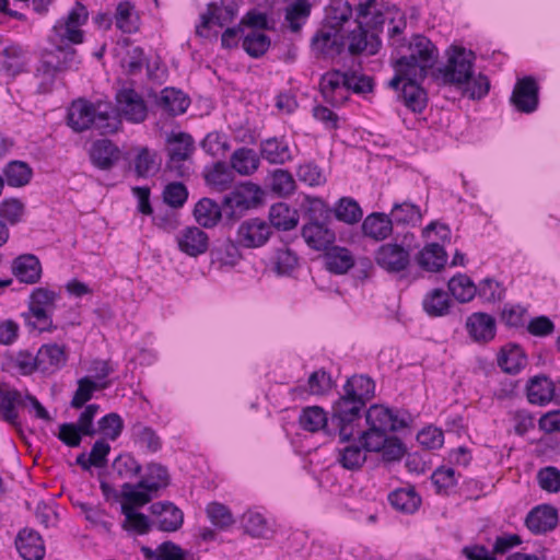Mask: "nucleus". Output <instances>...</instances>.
<instances>
[{
    "instance_id": "nucleus-1",
    "label": "nucleus",
    "mask_w": 560,
    "mask_h": 560,
    "mask_svg": "<svg viewBox=\"0 0 560 560\" xmlns=\"http://www.w3.org/2000/svg\"><path fill=\"white\" fill-rule=\"evenodd\" d=\"M438 58V48L424 35L415 34L409 39L394 40L392 65L395 75L389 81V86L398 89L401 77L424 80Z\"/></svg>"
},
{
    "instance_id": "nucleus-2",
    "label": "nucleus",
    "mask_w": 560,
    "mask_h": 560,
    "mask_svg": "<svg viewBox=\"0 0 560 560\" xmlns=\"http://www.w3.org/2000/svg\"><path fill=\"white\" fill-rule=\"evenodd\" d=\"M374 381L366 375L349 377L342 387V395L332 405L330 422L338 429L341 442H348L354 434L361 412L374 397Z\"/></svg>"
},
{
    "instance_id": "nucleus-3",
    "label": "nucleus",
    "mask_w": 560,
    "mask_h": 560,
    "mask_svg": "<svg viewBox=\"0 0 560 560\" xmlns=\"http://www.w3.org/2000/svg\"><path fill=\"white\" fill-rule=\"evenodd\" d=\"M67 120L69 127L77 132L94 128L103 135L115 132L120 124L109 105L94 104L83 98L72 102Z\"/></svg>"
},
{
    "instance_id": "nucleus-4",
    "label": "nucleus",
    "mask_w": 560,
    "mask_h": 560,
    "mask_svg": "<svg viewBox=\"0 0 560 560\" xmlns=\"http://www.w3.org/2000/svg\"><path fill=\"white\" fill-rule=\"evenodd\" d=\"M89 11L84 4L77 1L69 13L56 21L51 38L60 43L81 44L84 32L81 27L88 22Z\"/></svg>"
},
{
    "instance_id": "nucleus-5",
    "label": "nucleus",
    "mask_w": 560,
    "mask_h": 560,
    "mask_svg": "<svg viewBox=\"0 0 560 560\" xmlns=\"http://www.w3.org/2000/svg\"><path fill=\"white\" fill-rule=\"evenodd\" d=\"M52 48L46 49L42 56V63L38 71H43L50 79L59 71L77 69L80 59L77 50L72 47L73 44L60 43L57 39L50 38Z\"/></svg>"
},
{
    "instance_id": "nucleus-6",
    "label": "nucleus",
    "mask_w": 560,
    "mask_h": 560,
    "mask_svg": "<svg viewBox=\"0 0 560 560\" xmlns=\"http://www.w3.org/2000/svg\"><path fill=\"white\" fill-rule=\"evenodd\" d=\"M475 54L463 47H452L444 67L440 73L445 83L463 85L472 74Z\"/></svg>"
},
{
    "instance_id": "nucleus-7",
    "label": "nucleus",
    "mask_w": 560,
    "mask_h": 560,
    "mask_svg": "<svg viewBox=\"0 0 560 560\" xmlns=\"http://www.w3.org/2000/svg\"><path fill=\"white\" fill-rule=\"evenodd\" d=\"M195 150V141L189 133L177 132L167 137L166 151L168 155L167 168L177 176L186 174L184 163L190 159Z\"/></svg>"
},
{
    "instance_id": "nucleus-8",
    "label": "nucleus",
    "mask_w": 560,
    "mask_h": 560,
    "mask_svg": "<svg viewBox=\"0 0 560 560\" xmlns=\"http://www.w3.org/2000/svg\"><path fill=\"white\" fill-rule=\"evenodd\" d=\"M369 427L388 432L398 431L408 427L411 416L407 411H396L384 406L374 405L365 413Z\"/></svg>"
},
{
    "instance_id": "nucleus-9",
    "label": "nucleus",
    "mask_w": 560,
    "mask_h": 560,
    "mask_svg": "<svg viewBox=\"0 0 560 560\" xmlns=\"http://www.w3.org/2000/svg\"><path fill=\"white\" fill-rule=\"evenodd\" d=\"M116 112L126 120L139 124L148 116V107L141 94L131 88H122L116 92Z\"/></svg>"
},
{
    "instance_id": "nucleus-10",
    "label": "nucleus",
    "mask_w": 560,
    "mask_h": 560,
    "mask_svg": "<svg viewBox=\"0 0 560 560\" xmlns=\"http://www.w3.org/2000/svg\"><path fill=\"white\" fill-rule=\"evenodd\" d=\"M272 233L271 225L262 219L243 221L236 232V243L245 248L262 246Z\"/></svg>"
},
{
    "instance_id": "nucleus-11",
    "label": "nucleus",
    "mask_w": 560,
    "mask_h": 560,
    "mask_svg": "<svg viewBox=\"0 0 560 560\" xmlns=\"http://www.w3.org/2000/svg\"><path fill=\"white\" fill-rule=\"evenodd\" d=\"M374 258L376 264L388 273H399L410 265L409 250L397 243L381 245Z\"/></svg>"
},
{
    "instance_id": "nucleus-12",
    "label": "nucleus",
    "mask_w": 560,
    "mask_h": 560,
    "mask_svg": "<svg viewBox=\"0 0 560 560\" xmlns=\"http://www.w3.org/2000/svg\"><path fill=\"white\" fill-rule=\"evenodd\" d=\"M178 249L189 257H198L209 248V236L197 226H186L176 234Z\"/></svg>"
},
{
    "instance_id": "nucleus-13",
    "label": "nucleus",
    "mask_w": 560,
    "mask_h": 560,
    "mask_svg": "<svg viewBox=\"0 0 560 560\" xmlns=\"http://www.w3.org/2000/svg\"><path fill=\"white\" fill-rule=\"evenodd\" d=\"M468 336L477 343L485 345L494 339L497 334L495 318L487 313L476 312L466 319Z\"/></svg>"
},
{
    "instance_id": "nucleus-14",
    "label": "nucleus",
    "mask_w": 560,
    "mask_h": 560,
    "mask_svg": "<svg viewBox=\"0 0 560 560\" xmlns=\"http://www.w3.org/2000/svg\"><path fill=\"white\" fill-rule=\"evenodd\" d=\"M511 103L522 113L529 114L537 109L538 85L532 77H525L516 82Z\"/></svg>"
},
{
    "instance_id": "nucleus-15",
    "label": "nucleus",
    "mask_w": 560,
    "mask_h": 560,
    "mask_svg": "<svg viewBox=\"0 0 560 560\" xmlns=\"http://www.w3.org/2000/svg\"><path fill=\"white\" fill-rule=\"evenodd\" d=\"M261 199L260 188L252 183L243 184L224 196V206L231 210L243 211L256 207Z\"/></svg>"
},
{
    "instance_id": "nucleus-16",
    "label": "nucleus",
    "mask_w": 560,
    "mask_h": 560,
    "mask_svg": "<svg viewBox=\"0 0 560 560\" xmlns=\"http://www.w3.org/2000/svg\"><path fill=\"white\" fill-rule=\"evenodd\" d=\"M354 28L350 30L346 35V45L351 55H360L368 52L374 55L380 47L378 37L370 34L360 22L353 21Z\"/></svg>"
},
{
    "instance_id": "nucleus-17",
    "label": "nucleus",
    "mask_w": 560,
    "mask_h": 560,
    "mask_svg": "<svg viewBox=\"0 0 560 560\" xmlns=\"http://www.w3.org/2000/svg\"><path fill=\"white\" fill-rule=\"evenodd\" d=\"M525 524L535 535L551 532L558 524V510L549 504L535 506L527 514Z\"/></svg>"
},
{
    "instance_id": "nucleus-18",
    "label": "nucleus",
    "mask_w": 560,
    "mask_h": 560,
    "mask_svg": "<svg viewBox=\"0 0 560 560\" xmlns=\"http://www.w3.org/2000/svg\"><path fill=\"white\" fill-rule=\"evenodd\" d=\"M346 72L334 70L325 73L320 80V91L326 102L332 106L342 104L346 95Z\"/></svg>"
},
{
    "instance_id": "nucleus-19",
    "label": "nucleus",
    "mask_w": 560,
    "mask_h": 560,
    "mask_svg": "<svg viewBox=\"0 0 560 560\" xmlns=\"http://www.w3.org/2000/svg\"><path fill=\"white\" fill-rule=\"evenodd\" d=\"M15 547L25 560H42L45 556V546L40 535L31 528H23L19 532Z\"/></svg>"
},
{
    "instance_id": "nucleus-20",
    "label": "nucleus",
    "mask_w": 560,
    "mask_h": 560,
    "mask_svg": "<svg viewBox=\"0 0 560 560\" xmlns=\"http://www.w3.org/2000/svg\"><path fill=\"white\" fill-rule=\"evenodd\" d=\"M11 271L20 282L34 284L42 277V265L35 255L24 254L13 259Z\"/></svg>"
},
{
    "instance_id": "nucleus-21",
    "label": "nucleus",
    "mask_w": 560,
    "mask_h": 560,
    "mask_svg": "<svg viewBox=\"0 0 560 560\" xmlns=\"http://www.w3.org/2000/svg\"><path fill=\"white\" fill-rule=\"evenodd\" d=\"M261 159L270 164H285L293 160L292 150L284 138L271 137L260 141Z\"/></svg>"
},
{
    "instance_id": "nucleus-22",
    "label": "nucleus",
    "mask_w": 560,
    "mask_h": 560,
    "mask_svg": "<svg viewBox=\"0 0 560 560\" xmlns=\"http://www.w3.org/2000/svg\"><path fill=\"white\" fill-rule=\"evenodd\" d=\"M302 236L306 244L316 250L327 249L335 242V232L327 226V222H307L302 229Z\"/></svg>"
},
{
    "instance_id": "nucleus-23",
    "label": "nucleus",
    "mask_w": 560,
    "mask_h": 560,
    "mask_svg": "<svg viewBox=\"0 0 560 560\" xmlns=\"http://www.w3.org/2000/svg\"><path fill=\"white\" fill-rule=\"evenodd\" d=\"M313 49L323 55L340 54L346 47V35L340 30L324 26L312 39Z\"/></svg>"
},
{
    "instance_id": "nucleus-24",
    "label": "nucleus",
    "mask_w": 560,
    "mask_h": 560,
    "mask_svg": "<svg viewBox=\"0 0 560 560\" xmlns=\"http://www.w3.org/2000/svg\"><path fill=\"white\" fill-rule=\"evenodd\" d=\"M67 362L66 349L57 343L43 345L37 351V364L43 373H54Z\"/></svg>"
},
{
    "instance_id": "nucleus-25",
    "label": "nucleus",
    "mask_w": 560,
    "mask_h": 560,
    "mask_svg": "<svg viewBox=\"0 0 560 560\" xmlns=\"http://www.w3.org/2000/svg\"><path fill=\"white\" fill-rule=\"evenodd\" d=\"M90 158L94 166L109 170L120 159V150L108 139H101L92 144Z\"/></svg>"
},
{
    "instance_id": "nucleus-26",
    "label": "nucleus",
    "mask_w": 560,
    "mask_h": 560,
    "mask_svg": "<svg viewBox=\"0 0 560 560\" xmlns=\"http://www.w3.org/2000/svg\"><path fill=\"white\" fill-rule=\"evenodd\" d=\"M394 224L389 215L384 212H373L369 214L362 223V232L366 237L374 241H384L393 233Z\"/></svg>"
},
{
    "instance_id": "nucleus-27",
    "label": "nucleus",
    "mask_w": 560,
    "mask_h": 560,
    "mask_svg": "<svg viewBox=\"0 0 560 560\" xmlns=\"http://www.w3.org/2000/svg\"><path fill=\"white\" fill-rule=\"evenodd\" d=\"M151 512L159 516V529L176 532L184 522L183 512L171 502H156L151 505Z\"/></svg>"
},
{
    "instance_id": "nucleus-28",
    "label": "nucleus",
    "mask_w": 560,
    "mask_h": 560,
    "mask_svg": "<svg viewBox=\"0 0 560 560\" xmlns=\"http://www.w3.org/2000/svg\"><path fill=\"white\" fill-rule=\"evenodd\" d=\"M155 103L166 114L177 116L186 112L190 102L180 90L165 88L156 96Z\"/></svg>"
},
{
    "instance_id": "nucleus-29",
    "label": "nucleus",
    "mask_w": 560,
    "mask_h": 560,
    "mask_svg": "<svg viewBox=\"0 0 560 560\" xmlns=\"http://www.w3.org/2000/svg\"><path fill=\"white\" fill-rule=\"evenodd\" d=\"M387 215L394 225L401 226H416L423 217L420 207L410 200L394 202Z\"/></svg>"
},
{
    "instance_id": "nucleus-30",
    "label": "nucleus",
    "mask_w": 560,
    "mask_h": 560,
    "mask_svg": "<svg viewBox=\"0 0 560 560\" xmlns=\"http://www.w3.org/2000/svg\"><path fill=\"white\" fill-rule=\"evenodd\" d=\"M237 14V7L234 3H230L224 7H218L214 3L208 5L206 13L201 15V23L197 26L196 33L202 36L201 28H208L210 24H217L224 26L232 22Z\"/></svg>"
},
{
    "instance_id": "nucleus-31",
    "label": "nucleus",
    "mask_w": 560,
    "mask_h": 560,
    "mask_svg": "<svg viewBox=\"0 0 560 560\" xmlns=\"http://www.w3.org/2000/svg\"><path fill=\"white\" fill-rule=\"evenodd\" d=\"M352 19V7L347 0H330L326 8L325 26L330 30H340L345 33V25Z\"/></svg>"
},
{
    "instance_id": "nucleus-32",
    "label": "nucleus",
    "mask_w": 560,
    "mask_h": 560,
    "mask_svg": "<svg viewBox=\"0 0 560 560\" xmlns=\"http://www.w3.org/2000/svg\"><path fill=\"white\" fill-rule=\"evenodd\" d=\"M299 422L303 430L313 433L323 430L327 434H330L329 424L338 431V429L331 424L330 420H328L326 411L319 406L303 408L299 417Z\"/></svg>"
},
{
    "instance_id": "nucleus-33",
    "label": "nucleus",
    "mask_w": 560,
    "mask_h": 560,
    "mask_svg": "<svg viewBox=\"0 0 560 560\" xmlns=\"http://www.w3.org/2000/svg\"><path fill=\"white\" fill-rule=\"evenodd\" d=\"M16 406H24L22 394L7 384H0V418L16 425Z\"/></svg>"
},
{
    "instance_id": "nucleus-34",
    "label": "nucleus",
    "mask_w": 560,
    "mask_h": 560,
    "mask_svg": "<svg viewBox=\"0 0 560 560\" xmlns=\"http://www.w3.org/2000/svg\"><path fill=\"white\" fill-rule=\"evenodd\" d=\"M423 80H412L409 77H401L405 82L401 90V97L405 105L415 113H421L427 105V94L420 86Z\"/></svg>"
},
{
    "instance_id": "nucleus-35",
    "label": "nucleus",
    "mask_w": 560,
    "mask_h": 560,
    "mask_svg": "<svg viewBox=\"0 0 560 560\" xmlns=\"http://www.w3.org/2000/svg\"><path fill=\"white\" fill-rule=\"evenodd\" d=\"M447 254L439 243L425 245L417 255L418 265L431 272L440 271L446 264Z\"/></svg>"
},
{
    "instance_id": "nucleus-36",
    "label": "nucleus",
    "mask_w": 560,
    "mask_h": 560,
    "mask_svg": "<svg viewBox=\"0 0 560 560\" xmlns=\"http://www.w3.org/2000/svg\"><path fill=\"white\" fill-rule=\"evenodd\" d=\"M555 390V383L547 376H535L527 385L528 401L544 406L552 400Z\"/></svg>"
},
{
    "instance_id": "nucleus-37",
    "label": "nucleus",
    "mask_w": 560,
    "mask_h": 560,
    "mask_svg": "<svg viewBox=\"0 0 560 560\" xmlns=\"http://www.w3.org/2000/svg\"><path fill=\"white\" fill-rule=\"evenodd\" d=\"M232 168L243 176L255 173L260 164V158L255 150L242 147L236 149L230 158Z\"/></svg>"
},
{
    "instance_id": "nucleus-38",
    "label": "nucleus",
    "mask_w": 560,
    "mask_h": 560,
    "mask_svg": "<svg viewBox=\"0 0 560 560\" xmlns=\"http://www.w3.org/2000/svg\"><path fill=\"white\" fill-rule=\"evenodd\" d=\"M527 363L523 349L517 345L503 347L498 355V365L509 374L518 373Z\"/></svg>"
},
{
    "instance_id": "nucleus-39",
    "label": "nucleus",
    "mask_w": 560,
    "mask_h": 560,
    "mask_svg": "<svg viewBox=\"0 0 560 560\" xmlns=\"http://www.w3.org/2000/svg\"><path fill=\"white\" fill-rule=\"evenodd\" d=\"M130 433L133 442L149 453H156L162 447V441L155 430L140 421L132 423Z\"/></svg>"
},
{
    "instance_id": "nucleus-40",
    "label": "nucleus",
    "mask_w": 560,
    "mask_h": 560,
    "mask_svg": "<svg viewBox=\"0 0 560 560\" xmlns=\"http://www.w3.org/2000/svg\"><path fill=\"white\" fill-rule=\"evenodd\" d=\"M312 4L308 0H294L285 8L284 21L288 27L298 33L311 15Z\"/></svg>"
},
{
    "instance_id": "nucleus-41",
    "label": "nucleus",
    "mask_w": 560,
    "mask_h": 560,
    "mask_svg": "<svg viewBox=\"0 0 560 560\" xmlns=\"http://www.w3.org/2000/svg\"><path fill=\"white\" fill-rule=\"evenodd\" d=\"M271 229L289 231L298 225L299 218L294 210L283 202L271 206L269 210Z\"/></svg>"
},
{
    "instance_id": "nucleus-42",
    "label": "nucleus",
    "mask_w": 560,
    "mask_h": 560,
    "mask_svg": "<svg viewBox=\"0 0 560 560\" xmlns=\"http://www.w3.org/2000/svg\"><path fill=\"white\" fill-rule=\"evenodd\" d=\"M110 382H94L90 376H83L78 380V388L73 394L70 406L74 409L82 408L96 390L105 389Z\"/></svg>"
},
{
    "instance_id": "nucleus-43",
    "label": "nucleus",
    "mask_w": 560,
    "mask_h": 560,
    "mask_svg": "<svg viewBox=\"0 0 560 560\" xmlns=\"http://www.w3.org/2000/svg\"><path fill=\"white\" fill-rule=\"evenodd\" d=\"M170 482L167 468L158 463H150L145 467V475L138 481V487L155 492L165 488Z\"/></svg>"
},
{
    "instance_id": "nucleus-44",
    "label": "nucleus",
    "mask_w": 560,
    "mask_h": 560,
    "mask_svg": "<svg viewBox=\"0 0 560 560\" xmlns=\"http://www.w3.org/2000/svg\"><path fill=\"white\" fill-rule=\"evenodd\" d=\"M32 168L26 162L19 160L10 161L3 168L5 183L11 187H23L32 178Z\"/></svg>"
},
{
    "instance_id": "nucleus-45",
    "label": "nucleus",
    "mask_w": 560,
    "mask_h": 560,
    "mask_svg": "<svg viewBox=\"0 0 560 560\" xmlns=\"http://www.w3.org/2000/svg\"><path fill=\"white\" fill-rule=\"evenodd\" d=\"M390 505L404 513H413L418 510L421 500L413 488H404L392 491L388 494Z\"/></svg>"
},
{
    "instance_id": "nucleus-46",
    "label": "nucleus",
    "mask_w": 560,
    "mask_h": 560,
    "mask_svg": "<svg viewBox=\"0 0 560 560\" xmlns=\"http://www.w3.org/2000/svg\"><path fill=\"white\" fill-rule=\"evenodd\" d=\"M194 217L201 226L212 228L221 219V209L213 200L202 198L195 206Z\"/></svg>"
},
{
    "instance_id": "nucleus-47",
    "label": "nucleus",
    "mask_w": 560,
    "mask_h": 560,
    "mask_svg": "<svg viewBox=\"0 0 560 560\" xmlns=\"http://www.w3.org/2000/svg\"><path fill=\"white\" fill-rule=\"evenodd\" d=\"M0 56L4 58L3 67L11 74L22 72L25 66L26 50L18 43L8 42L1 49Z\"/></svg>"
},
{
    "instance_id": "nucleus-48",
    "label": "nucleus",
    "mask_w": 560,
    "mask_h": 560,
    "mask_svg": "<svg viewBox=\"0 0 560 560\" xmlns=\"http://www.w3.org/2000/svg\"><path fill=\"white\" fill-rule=\"evenodd\" d=\"M141 552L147 560H186L187 552L172 541L162 542L158 549L142 546Z\"/></svg>"
},
{
    "instance_id": "nucleus-49",
    "label": "nucleus",
    "mask_w": 560,
    "mask_h": 560,
    "mask_svg": "<svg viewBox=\"0 0 560 560\" xmlns=\"http://www.w3.org/2000/svg\"><path fill=\"white\" fill-rule=\"evenodd\" d=\"M52 313L42 307L28 304V311L23 313L25 325L39 331H52L57 327L52 324Z\"/></svg>"
},
{
    "instance_id": "nucleus-50",
    "label": "nucleus",
    "mask_w": 560,
    "mask_h": 560,
    "mask_svg": "<svg viewBox=\"0 0 560 560\" xmlns=\"http://www.w3.org/2000/svg\"><path fill=\"white\" fill-rule=\"evenodd\" d=\"M353 264V257L347 248L332 247L326 254V267L332 273H346L352 268Z\"/></svg>"
},
{
    "instance_id": "nucleus-51",
    "label": "nucleus",
    "mask_w": 560,
    "mask_h": 560,
    "mask_svg": "<svg viewBox=\"0 0 560 560\" xmlns=\"http://www.w3.org/2000/svg\"><path fill=\"white\" fill-rule=\"evenodd\" d=\"M423 308L430 316H443L448 313L451 300L447 292L434 289L423 299Z\"/></svg>"
},
{
    "instance_id": "nucleus-52",
    "label": "nucleus",
    "mask_w": 560,
    "mask_h": 560,
    "mask_svg": "<svg viewBox=\"0 0 560 560\" xmlns=\"http://www.w3.org/2000/svg\"><path fill=\"white\" fill-rule=\"evenodd\" d=\"M448 290L454 299L460 303L471 301L477 293L476 285L466 275L454 276L448 281Z\"/></svg>"
},
{
    "instance_id": "nucleus-53",
    "label": "nucleus",
    "mask_w": 560,
    "mask_h": 560,
    "mask_svg": "<svg viewBox=\"0 0 560 560\" xmlns=\"http://www.w3.org/2000/svg\"><path fill=\"white\" fill-rule=\"evenodd\" d=\"M334 212L337 220L348 224L359 222L363 215L359 203L350 197L340 198L334 208Z\"/></svg>"
},
{
    "instance_id": "nucleus-54",
    "label": "nucleus",
    "mask_w": 560,
    "mask_h": 560,
    "mask_svg": "<svg viewBox=\"0 0 560 560\" xmlns=\"http://www.w3.org/2000/svg\"><path fill=\"white\" fill-rule=\"evenodd\" d=\"M160 162L156 154L148 148H141L135 158V173L138 177L147 178L158 173Z\"/></svg>"
},
{
    "instance_id": "nucleus-55",
    "label": "nucleus",
    "mask_w": 560,
    "mask_h": 560,
    "mask_svg": "<svg viewBox=\"0 0 560 560\" xmlns=\"http://www.w3.org/2000/svg\"><path fill=\"white\" fill-rule=\"evenodd\" d=\"M113 472L120 479H132L140 475L141 464L130 454L118 455L112 464Z\"/></svg>"
},
{
    "instance_id": "nucleus-56",
    "label": "nucleus",
    "mask_w": 560,
    "mask_h": 560,
    "mask_svg": "<svg viewBox=\"0 0 560 560\" xmlns=\"http://www.w3.org/2000/svg\"><path fill=\"white\" fill-rule=\"evenodd\" d=\"M365 452L364 447L362 448L360 445L348 444L339 448L338 462L346 469H359L366 460Z\"/></svg>"
},
{
    "instance_id": "nucleus-57",
    "label": "nucleus",
    "mask_w": 560,
    "mask_h": 560,
    "mask_svg": "<svg viewBox=\"0 0 560 560\" xmlns=\"http://www.w3.org/2000/svg\"><path fill=\"white\" fill-rule=\"evenodd\" d=\"M268 182L270 189L281 197L291 195L295 189V180L287 170H275L270 173Z\"/></svg>"
},
{
    "instance_id": "nucleus-58",
    "label": "nucleus",
    "mask_w": 560,
    "mask_h": 560,
    "mask_svg": "<svg viewBox=\"0 0 560 560\" xmlns=\"http://www.w3.org/2000/svg\"><path fill=\"white\" fill-rule=\"evenodd\" d=\"M206 514L211 524L218 529L225 530L234 524L231 510L219 502H211L206 508Z\"/></svg>"
},
{
    "instance_id": "nucleus-59",
    "label": "nucleus",
    "mask_w": 560,
    "mask_h": 560,
    "mask_svg": "<svg viewBox=\"0 0 560 560\" xmlns=\"http://www.w3.org/2000/svg\"><path fill=\"white\" fill-rule=\"evenodd\" d=\"M270 46V38L255 30L248 32L242 43L244 50L253 58H259L266 54Z\"/></svg>"
},
{
    "instance_id": "nucleus-60",
    "label": "nucleus",
    "mask_w": 560,
    "mask_h": 560,
    "mask_svg": "<svg viewBox=\"0 0 560 560\" xmlns=\"http://www.w3.org/2000/svg\"><path fill=\"white\" fill-rule=\"evenodd\" d=\"M121 511L125 515V522L122 524L125 529L133 530L139 535H143L149 532L151 525L147 515L137 512L133 506L128 504H122Z\"/></svg>"
},
{
    "instance_id": "nucleus-61",
    "label": "nucleus",
    "mask_w": 560,
    "mask_h": 560,
    "mask_svg": "<svg viewBox=\"0 0 560 560\" xmlns=\"http://www.w3.org/2000/svg\"><path fill=\"white\" fill-rule=\"evenodd\" d=\"M124 429V421L118 413L110 412L102 417L97 421L96 434L100 433L104 438L115 441L119 438Z\"/></svg>"
},
{
    "instance_id": "nucleus-62",
    "label": "nucleus",
    "mask_w": 560,
    "mask_h": 560,
    "mask_svg": "<svg viewBox=\"0 0 560 560\" xmlns=\"http://www.w3.org/2000/svg\"><path fill=\"white\" fill-rule=\"evenodd\" d=\"M242 523L245 532L253 537H267L270 533L266 518L258 512L247 511L243 514Z\"/></svg>"
},
{
    "instance_id": "nucleus-63",
    "label": "nucleus",
    "mask_w": 560,
    "mask_h": 560,
    "mask_svg": "<svg viewBox=\"0 0 560 560\" xmlns=\"http://www.w3.org/2000/svg\"><path fill=\"white\" fill-rule=\"evenodd\" d=\"M59 298L60 295L58 292L39 287L32 291L28 304L55 312L56 302Z\"/></svg>"
},
{
    "instance_id": "nucleus-64",
    "label": "nucleus",
    "mask_w": 560,
    "mask_h": 560,
    "mask_svg": "<svg viewBox=\"0 0 560 560\" xmlns=\"http://www.w3.org/2000/svg\"><path fill=\"white\" fill-rule=\"evenodd\" d=\"M539 487L550 493L560 491V470L553 466L541 468L537 474Z\"/></svg>"
}]
</instances>
